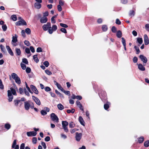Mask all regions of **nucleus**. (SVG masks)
Here are the masks:
<instances>
[{
    "label": "nucleus",
    "instance_id": "obj_1",
    "mask_svg": "<svg viewBox=\"0 0 149 149\" xmlns=\"http://www.w3.org/2000/svg\"><path fill=\"white\" fill-rule=\"evenodd\" d=\"M7 96L8 97V101L9 102H11L13 99V97L12 93L14 95H16L17 94L15 89L13 88H10V90L7 91Z\"/></svg>",
    "mask_w": 149,
    "mask_h": 149
},
{
    "label": "nucleus",
    "instance_id": "obj_2",
    "mask_svg": "<svg viewBox=\"0 0 149 149\" xmlns=\"http://www.w3.org/2000/svg\"><path fill=\"white\" fill-rule=\"evenodd\" d=\"M24 107L25 110H28L30 108L31 109H33L34 107V104L30 101H26L24 103Z\"/></svg>",
    "mask_w": 149,
    "mask_h": 149
},
{
    "label": "nucleus",
    "instance_id": "obj_3",
    "mask_svg": "<svg viewBox=\"0 0 149 149\" xmlns=\"http://www.w3.org/2000/svg\"><path fill=\"white\" fill-rule=\"evenodd\" d=\"M50 118L52 120L57 123L58 122L59 119L57 116L54 113H52L51 114Z\"/></svg>",
    "mask_w": 149,
    "mask_h": 149
},
{
    "label": "nucleus",
    "instance_id": "obj_4",
    "mask_svg": "<svg viewBox=\"0 0 149 149\" xmlns=\"http://www.w3.org/2000/svg\"><path fill=\"white\" fill-rule=\"evenodd\" d=\"M17 36L16 34H15L14 36L12 37V40L11 43L14 46H16L17 44L16 42L17 41Z\"/></svg>",
    "mask_w": 149,
    "mask_h": 149
},
{
    "label": "nucleus",
    "instance_id": "obj_5",
    "mask_svg": "<svg viewBox=\"0 0 149 149\" xmlns=\"http://www.w3.org/2000/svg\"><path fill=\"white\" fill-rule=\"evenodd\" d=\"M15 24L17 26L26 25H27L26 22L23 19H21V20L17 22Z\"/></svg>",
    "mask_w": 149,
    "mask_h": 149
},
{
    "label": "nucleus",
    "instance_id": "obj_6",
    "mask_svg": "<svg viewBox=\"0 0 149 149\" xmlns=\"http://www.w3.org/2000/svg\"><path fill=\"white\" fill-rule=\"evenodd\" d=\"M32 97L33 100L35 101L37 104L38 105H40V102L38 97L34 96H33Z\"/></svg>",
    "mask_w": 149,
    "mask_h": 149
},
{
    "label": "nucleus",
    "instance_id": "obj_7",
    "mask_svg": "<svg viewBox=\"0 0 149 149\" xmlns=\"http://www.w3.org/2000/svg\"><path fill=\"white\" fill-rule=\"evenodd\" d=\"M139 57L141 60L144 63H146L147 62V58L144 56L143 55H141L139 56Z\"/></svg>",
    "mask_w": 149,
    "mask_h": 149
},
{
    "label": "nucleus",
    "instance_id": "obj_8",
    "mask_svg": "<svg viewBox=\"0 0 149 149\" xmlns=\"http://www.w3.org/2000/svg\"><path fill=\"white\" fill-rule=\"evenodd\" d=\"M82 136V134L81 133H78V132H76V140L79 141H80L81 139V136Z\"/></svg>",
    "mask_w": 149,
    "mask_h": 149
},
{
    "label": "nucleus",
    "instance_id": "obj_9",
    "mask_svg": "<svg viewBox=\"0 0 149 149\" xmlns=\"http://www.w3.org/2000/svg\"><path fill=\"white\" fill-rule=\"evenodd\" d=\"M51 26V24L50 22L47 23V24H44L42 26V28L44 31H47Z\"/></svg>",
    "mask_w": 149,
    "mask_h": 149
},
{
    "label": "nucleus",
    "instance_id": "obj_10",
    "mask_svg": "<svg viewBox=\"0 0 149 149\" xmlns=\"http://www.w3.org/2000/svg\"><path fill=\"white\" fill-rule=\"evenodd\" d=\"M37 133L34 131L27 132L26 134L28 136H35L36 135Z\"/></svg>",
    "mask_w": 149,
    "mask_h": 149
},
{
    "label": "nucleus",
    "instance_id": "obj_11",
    "mask_svg": "<svg viewBox=\"0 0 149 149\" xmlns=\"http://www.w3.org/2000/svg\"><path fill=\"white\" fill-rule=\"evenodd\" d=\"M31 88L32 91L36 94H38V91L36 88L33 85H31L30 86Z\"/></svg>",
    "mask_w": 149,
    "mask_h": 149
},
{
    "label": "nucleus",
    "instance_id": "obj_12",
    "mask_svg": "<svg viewBox=\"0 0 149 149\" xmlns=\"http://www.w3.org/2000/svg\"><path fill=\"white\" fill-rule=\"evenodd\" d=\"M47 17H43L40 18V22L41 23H45L47 22Z\"/></svg>",
    "mask_w": 149,
    "mask_h": 149
},
{
    "label": "nucleus",
    "instance_id": "obj_13",
    "mask_svg": "<svg viewBox=\"0 0 149 149\" xmlns=\"http://www.w3.org/2000/svg\"><path fill=\"white\" fill-rule=\"evenodd\" d=\"M6 48L9 54L11 56H13L14 55L13 53L9 46L8 45L6 46Z\"/></svg>",
    "mask_w": 149,
    "mask_h": 149
},
{
    "label": "nucleus",
    "instance_id": "obj_14",
    "mask_svg": "<svg viewBox=\"0 0 149 149\" xmlns=\"http://www.w3.org/2000/svg\"><path fill=\"white\" fill-rule=\"evenodd\" d=\"M144 41L145 45H148L149 43V40L146 34L144 35Z\"/></svg>",
    "mask_w": 149,
    "mask_h": 149
},
{
    "label": "nucleus",
    "instance_id": "obj_15",
    "mask_svg": "<svg viewBox=\"0 0 149 149\" xmlns=\"http://www.w3.org/2000/svg\"><path fill=\"white\" fill-rule=\"evenodd\" d=\"M16 140H14L13 141V144L12 146V148H14L15 149H19V146L18 145H16Z\"/></svg>",
    "mask_w": 149,
    "mask_h": 149
},
{
    "label": "nucleus",
    "instance_id": "obj_16",
    "mask_svg": "<svg viewBox=\"0 0 149 149\" xmlns=\"http://www.w3.org/2000/svg\"><path fill=\"white\" fill-rule=\"evenodd\" d=\"M138 65V68L140 70L144 71L145 70V68L141 64H139Z\"/></svg>",
    "mask_w": 149,
    "mask_h": 149
},
{
    "label": "nucleus",
    "instance_id": "obj_17",
    "mask_svg": "<svg viewBox=\"0 0 149 149\" xmlns=\"http://www.w3.org/2000/svg\"><path fill=\"white\" fill-rule=\"evenodd\" d=\"M34 6L36 8L39 9L41 8V5L40 3H36L35 4Z\"/></svg>",
    "mask_w": 149,
    "mask_h": 149
},
{
    "label": "nucleus",
    "instance_id": "obj_18",
    "mask_svg": "<svg viewBox=\"0 0 149 149\" xmlns=\"http://www.w3.org/2000/svg\"><path fill=\"white\" fill-rule=\"evenodd\" d=\"M14 80H15V82L17 84H21L20 79L18 77L15 78Z\"/></svg>",
    "mask_w": 149,
    "mask_h": 149
},
{
    "label": "nucleus",
    "instance_id": "obj_19",
    "mask_svg": "<svg viewBox=\"0 0 149 149\" xmlns=\"http://www.w3.org/2000/svg\"><path fill=\"white\" fill-rule=\"evenodd\" d=\"M79 121L81 125L84 126V122L83 120V118L81 116H80L79 118Z\"/></svg>",
    "mask_w": 149,
    "mask_h": 149
},
{
    "label": "nucleus",
    "instance_id": "obj_20",
    "mask_svg": "<svg viewBox=\"0 0 149 149\" xmlns=\"http://www.w3.org/2000/svg\"><path fill=\"white\" fill-rule=\"evenodd\" d=\"M116 36L118 38H120L122 36V33L121 31L119 30L116 33Z\"/></svg>",
    "mask_w": 149,
    "mask_h": 149
},
{
    "label": "nucleus",
    "instance_id": "obj_21",
    "mask_svg": "<svg viewBox=\"0 0 149 149\" xmlns=\"http://www.w3.org/2000/svg\"><path fill=\"white\" fill-rule=\"evenodd\" d=\"M68 124V123L66 121H63L62 122V124L63 127H67Z\"/></svg>",
    "mask_w": 149,
    "mask_h": 149
},
{
    "label": "nucleus",
    "instance_id": "obj_22",
    "mask_svg": "<svg viewBox=\"0 0 149 149\" xmlns=\"http://www.w3.org/2000/svg\"><path fill=\"white\" fill-rule=\"evenodd\" d=\"M135 14V11L134 10H131L129 13V15L130 17H132L134 16Z\"/></svg>",
    "mask_w": 149,
    "mask_h": 149
},
{
    "label": "nucleus",
    "instance_id": "obj_23",
    "mask_svg": "<svg viewBox=\"0 0 149 149\" xmlns=\"http://www.w3.org/2000/svg\"><path fill=\"white\" fill-rule=\"evenodd\" d=\"M11 126L9 123H6L4 125L5 128L7 130H9L11 127Z\"/></svg>",
    "mask_w": 149,
    "mask_h": 149
},
{
    "label": "nucleus",
    "instance_id": "obj_24",
    "mask_svg": "<svg viewBox=\"0 0 149 149\" xmlns=\"http://www.w3.org/2000/svg\"><path fill=\"white\" fill-rule=\"evenodd\" d=\"M57 107L59 110H62L64 109V107L61 104H58L57 105Z\"/></svg>",
    "mask_w": 149,
    "mask_h": 149
},
{
    "label": "nucleus",
    "instance_id": "obj_25",
    "mask_svg": "<svg viewBox=\"0 0 149 149\" xmlns=\"http://www.w3.org/2000/svg\"><path fill=\"white\" fill-rule=\"evenodd\" d=\"M15 50L16 51V52L18 55H20L21 54V52L20 50L19 49L17 48H15Z\"/></svg>",
    "mask_w": 149,
    "mask_h": 149
},
{
    "label": "nucleus",
    "instance_id": "obj_26",
    "mask_svg": "<svg viewBox=\"0 0 149 149\" xmlns=\"http://www.w3.org/2000/svg\"><path fill=\"white\" fill-rule=\"evenodd\" d=\"M137 41L140 45H141L143 43V40L142 38H137Z\"/></svg>",
    "mask_w": 149,
    "mask_h": 149
},
{
    "label": "nucleus",
    "instance_id": "obj_27",
    "mask_svg": "<svg viewBox=\"0 0 149 149\" xmlns=\"http://www.w3.org/2000/svg\"><path fill=\"white\" fill-rule=\"evenodd\" d=\"M33 58L34 61L38 63L39 62V60L37 57V56L36 55H34L33 56Z\"/></svg>",
    "mask_w": 149,
    "mask_h": 149
},
{
    "label": "nucleus",
    "instance_id": "obj_28",
    "mask_svg": "<svg viewBox=\"0 0 149 149\" xmlns=\"http://www.w3.org/2000/svg\"><path fill=\"white\" fill-rule=\"evenodd\" d=\"M75 126V124L72 122H71L69 124V127L70 128H73Z\"/></svg>",
    "mask_w": 149,
    "mask_h": 149
},
{
    "label": "nucleus",
    "instance_id": "obj_29",
    "mask_svg": "<svg viewBox=\"0 0 149 149\" xmlns=\"http://www.w3.org/2000/svg\"><path fill=\"white\" fill-rule=\"evenodd\" d=\"M20 102V100H14V103L15 106H18L19 103Z\"/></svg>",
    "mask_w": 149,
    "mask_h": 149
},
{
    "label": "nucleus",
    "instance_id": "obj_30",
    "mask_svg": "<svg viewBox=\"0 0 149 149\" xmlns=\"http://www.w3.org/2000/svg\"><path fill=\"white\" fill-rule=\"evenodd\" d=\"M74 111L75 109H71V110L70 109L67 110V112L68 113H74Z\"/></svg>",
    "mask_w": 149,
    "mask_h": 149
},
{
    "label": "nucleus",
    "instance_id": "obj_31",
    "mask_svg": "<svg viewBox=\"0 0 149 149\" xmlns=\"http://www.w3.org/2000/svg\"><path fill=\"white\" fill-rule=\"evenodd\" d=\"M25 32L27 34H30L31 33V31L29 28H27L25 29Z\"/></svg>",
    "mask_w": 149,
    "mask_h": 149
},
{
    "label": "nucleus",
    "instance_id": "obj_32",
    "mask_svg": "<svg viewBox=\"0 0 149 149\" xmlns=\"http://www.w3.org/2000/svg\"><path fill=\"white\" fill-rule=\"evenodd\" d=\"M11 77L12 78L14 79L15 78H16L18 76L16 73H13L11 74Z\"/></svg>",
    "mask_w": 149,
    "mask_h": 149
},
{
    "label": "nucleus",
    "instance_id": "obj_33",
    "mask_svg": "<svg viewBox=\"0 0 149 149\" xmlns=\"http://www.w3.org/2000/svg\"><path fill=\"white\" fill-rule=\"evenodd\" d=\"M144 140V138L142 136L139 138L138 139V142L139 143H141L143 142Z\"/></svg>",
    "mask_w": 149,
    "mask_h": 149
},
{
    "label": "nucleus",
    "instance_id": "obj_34",
    "mask_svg": "<svg viewBox=\"0 0 149 149\" xmlns=\"http://www.w3.org/2000/svg\"><path fill=\"white\" fill-rule=\"evenodd\" d=\"M2 29L3 31H6L7 29V26L6 24H3L2 26Z\"/></svg>",
    "mask_w": 149,
    "mask_h": 149
},
{
    "label": "nucleus",
    "instance_id": "obj_35",
    "mask_svg": "<svg viewBox=\"0 0 149 149\" xmlns=\"http://www.w3.org/2000/svg\"><path fill=\"white\" fill-rule=\"evenodd\" d=\"M4 86L1 80L0 79V88L1 89H4Z\"/></svg>",
    "mask_w": 149,
    "mask_h": 149
},
{
    "label": "nucleus",
    "instance_id": "obj_36",
    "mask_svg": "<svg viewBox=\"0 0 149 149\" xmlns=\"http://www.w3.org/2000/svg\"><path fill=\"white\" fill-rule=\"evenodd\" d=\"M134 49H135L136 51V54H138L140 52V51L139 50V48L138 47H137L136 46H134Z\"/></svg>",
    "mask_w": 149,
    "mask_h": 149
},
{
    "label": "nucleus",
    "instance_id": "obj_37",
    "mask_svg": "<svg viewBox=\"0 0 149 149\" xmlns=\"http://www.w3.org/2000/svg\"><path fill=\"white\" fill-rule=\"evenodd\" d=\"M107 29V27L106 25H104L102 26V30L104 31H106Z\"/></svg>",
    "mask_w": 149,
    "mask_h": 149
},
{
    "label": "nucleus",
    "instance_id": "obj_38",
    "mask_svg": "<svg viewBox=\"0 0 149 149\" xmlns=\"http://www.w3.org/2000/svg\"><path fill=\"white\" fill-rule=\"evenodd\" d=\"M144 146L146 147H148L149 146V140H148L144 142Z\"/></svg>",
    "mask_w": 149,
    "mask_h": 149
},
{
    "label": "nucleus",
    "instance_id": "obj_39",
    "mask_svg": "<svg viewBox=\"0 0 149 149\" xmlns=\"http://www.w3.org/2000/svg\"><path fill=\"white\" fill-rule=\"evenodd\" d=\"M12 19L14 21H15L17 19V17L15 15H13L11 17Z\"/></svg>",
    "mask_w": 149,
    "mask_h": 149
},
{
    "label": "nucleus",
    "instance_id": "obj_40",
    "mask_svg": "<svg viewBox=\"0 0 149 149\" xmlns=\"http://www.w3.org/2000/svg\"><path fill=\"white\" fill-rule=\"evenodd\" d=\"M20 65L22 69L25 70L26 69V66L25 65L23 64L22 63H20Z\"/></svg>",
    "mask_w": 149,
    "mask_h": 149
},
{
    "label": "nucleus",
    "instance_id": "obj_41",
    "mask_svg": "<svg viewBox=\"0 0 149 149\" xmlns=\"http://www.w3.org/2000/svg\"><path fill=\"white\" fill-rule=\"evenodd\" d=\"M55 92L58 95L61 97L63 98V95L57 90H56L55 91Z\"/></svg>",
    "mask_w": 149,
    "mask_h": 149
},
{
    "label": "nucleus",
    "instance_id": "obj_42",
    "mask_svg": "<svg viewBox=\"0 0 149 149\" xmlns=\"http://www.w3.org/2000/svg\"><path fill=\"white\" fill-rule=\"evenodd\" d=\"M37 139L36 137H34L33 138L32 141L33 143L36 144L37 142Z\"/></svg>",
    "mask_w": 149,
    "mask_h": 149
},
{
    "label": "nucleus",
    "instance_id": "obj_43",
    "mask_svg": "<svg viewBox=\"0 0 149 149\" xmlns=\"http://www.w3.org/2000/svg\"><path fill=\"white\" fill-rule=\"evenodd\" d=\"M112 31L114 33H115L116 31V28L114 26H113L111 29Z\"/></svg>",
    "mask_w": 149,
    "mask_h": 149
},
{
    "label": "nucleus",
    "instance_id": "obj_44",
    "mask_svg": "<svg viewBox=\"0 0 149 149\" xmlns=\"http://www.w3.org/2000/svg\"><path fill=\"white\" fill-rule=\"evenodd\" d=\"M24 44L27 46H29L30 45V44L29 42L27 40H25L24 42Z\"/></svg>",
    "mask_w": 149,
    "mask_h": 149
},
{
    "label": "nucleus",
    "instance_id": "obj_45",
    "mask_svg": "<svg viewBox=\"0 0 149 149\" xmlns=\"http://www.w3.org/2000/svg\"><path fill=\"white\" fill-rule=\"evenodd\" d=\"M40 112L41 114L42 115H45L47 114V112L43 110H42Z\"/></svg>",
    "mask_w": 149,
    "mask_h": 149
},
{
    "label": "nucleus",
    "instance_id": "obj_46",
    "mask_svg": "<svg viewBox=\"0 0 149 149\" xmlns=\"http://www.w3.org/2000/svg\"><path fill=\"white\" fill-rule=\"evenodd\" d=\"M43 64L45 66V67H47L49 65V63L48 61H46L43 63Z\"/></svg>",
    "mask_w": 149,
    "mask_h": 149
},
{
    "label": "nucleus",
    "instance_id": "obj_47",
    "mask_svg": "<svg viewBox=\"0 0 149 149\" xmlns=\"http://www.w3.org/2000/svg\"><path fill=\"white\" fill-rule=\"evenodd\" d=\"M22 62L26 64H27L28 63V62L27 59L26 58H23L22 60Z\"/></svg>",
    "mask_w": 149,
    "mask_h": 149
},
{
    "label": "nucleus",
    "instance_id": "obj_48",
    "mask_svg": "<svg viewBox=\"0 0 149 149\" xmlns=\"http://www.w3.org/2000/svg\"><path fill=\"white\" fill-rule=\"evenodd\" d=\"M55 84L56 85L58 89H59L61 86V85L56 81H54Z\"/></svg>",
    "mask_w": 149,
    "mask_h": 149
},
{
    "label": "nucleus",
    "instance_id": "obj_49",
    "mask_svg": "<svg viewBox=\"0 0 149 149\" xmlns=\"http://www.w3.org/2000/svg\"><path fill=\"white\" fill-rule=\"evenodd\" d=\"M78 129H77V128H74L73 129L71 130H70V132L72 134L75 132L76 131H78Z\"/></svg>",
    "mask_w": 149,
    "mask_h": 149
},
{
    "label": "nucleus",
    "instance_id": "obj_50",
    "mask_svg": "<svg viewBox=\"0 0 149 149\" xmlns=\"http://www.w3.org/2000/svg\"><path fill=\"white\" fill-rule=\"evenodd\" d=\"M53 30L50 26L48 29V32L50 34H52L53 33Z\"/></svg>",
    "mask_w": 149,
    "mask_h": 149
},
{
    "label": "nucleus",
    "instance_id": "obj_51",
    "mask_svg": "<svg viewBox=\"0 0 149 149\" xmlns=\"http://www.w3.org/2000/svg\"><path fill=\"white\" fill-rule=\"evenodd\" d=\"M24 93L25 94V95H27L28 96H29L30 94H29V93L27 91H26V88H25L24 89Z\"/></svg>",
    "mask_w": 149,
    "mask_h": 149
},
{
    "label": "nucleus",
    "instance_id": "obj_52",
    "mask_svg": "<svg viewBox=\"0 0 149 149\" xmlns=\"http://www.w3.org/2000/svg\"><path fill=\"white\" fill-rule=\"evenodd\" d=\"M60 25L61 26L64 28H67L68 27V26L67 25L61 23H60Z\"/></svg>",
    "mask_w": 149,
    "mask_h": 149
},
{
    "label": "nucleus",
    "instance_id": "obj_53",
    "mask_svg": "<svg viewBox=\"0 0 149 149\" xmlns=\"http://www.w3.org/2000/svg\"><path fill=\"white\" fill-rule=\"evenodd\" d=\"M122 42L123 45H126L125 40L123 38H121Z\"/></svg>",
    "mask_w": 149,
    "mask_h": 149
},
{
    "label": "nucleus",
    "instance_id": "obj_54",
    "mask_svg": "<svg viewBox=\"0 0 149 149\" xmlns=\"http://www.w3.org/2000/svg\"><path fill=\"white\" fill-rule=\"evenodd\" d=\"M109 107V105L107 104H105L104 105V108L105 110H107Z\"/></svg>",
    "mask_w": 149,
    "mask_h": 149
},
{
    "label": "nucleus",
    "instance_id": "obj_55",
    "mask_svg": "<svg viewBox=\"0 0 149 149\" xmlns=\"http://www.w3.org/2000/svg\"><path fill=\"white\" fill-rule=\"evenodd\" d=\"M57 26L56 25H54L52 26V29L53 31H55L57 29Z\"/></svg>",
    "mask_w": 149,
    "mask_h": 149
},
{
    "label": "nucleus",
    "instance_id": "obj_56",
    "mask_svg": "<svg viewBox=\"0 0 149 149\" xmlns=\"http://www.w3.org/2000/svg\"><path fill=\"white\" fill-rule=\"evenodd\" d=\"M26 72L28 73H29L31 71V69L30 68L27 67L26 68Z\"/></svg>",
    "mask_w": 149,
    "mask_h": 149
},
{
    "label": "nucleus",
    "instance_id": "obj_57",
    "mask_svg": "<svg viewBox=\"0 0 149 149\" xmlns=\"http://www.w3.org/2000/svg\"><path fill=\"white\" fill-rule=\"evenodd\" d=\"M116 24L120 25L121 24V22L118 19H117L116 20Z\"/></svg>",
    "mask_w": 149,
    "mask_h": 149
},
{
    "label": "nucleus",
    "instance_id": "obj_58",
    "mask_svg": "<svg viewBox=\"0 0 149 149\" xmlns=\"http://www.w3.org/2000/svg\"><path fill=\"white\" fill-rule=\"evenodd\" d=\"M57 9L59 11H61L62 10V7L60 5H58L57 6Z\"/></svg>",
    "mask_w": 149,
    "mask_h": 149
},
{
    "label": "nucleus",
    "instance_id": "obj_59",
    "mask_svg": "<svg viewBox=\"0 0 149 149\" xmlns=\"http://www.w3.org/2000/svg\"><path fill=\"white\" fill-rule=\"evenodd\" d=\"M45 90L46 91L48 92L50 91L51 89L49 87L47 86L45 88Z\"/></svg>",
    "mask_w": 149,
    "mask_h": 149
},
{
    "label": "nucleus",
    "instance_id": "obj_60",
    "mask_svg": "<svg viewBox=\"0 0 149 149\" xmlns=\"http://www.w3.org/2000/svg\"><path fill=\"white\" fill-rule=\"evenodd\" d=\"M61 32L64 33H66L67 31L66 29L64 28H62L61 29Z\"/></svg>",
    "mask_w": 149,
    "mask_h": 149
},
{
    "label": "nucleus",
    "instance_id": "obj_61",
    "mask_svg": "<svg viewBox=\"0 0 149 149\" xmlns=\"http://www.w3.org/2000/svg\"><path fill=\"white\" fill-rule=\"evenodd\" d=\"M138 58L137 57L135 56L133 58V62L134 63H136L137 62Z\"/></svg>",
    "mask_w": 149,
    "mask_h": 149
},
{
    "label": "nucleus",
    "instance_id": "obj_62",
    "mask_svg": "<svg viewBox=\"0 0 149 149\" xmlns=\"http://www.w3.org/2000/svg\"><path fill=\"white\" fill-rule=\"evenodd\" d=\"M36 51L37 52H42V49L41 47H38L36 50Z\"/></svg>",
    "mask_w": 149,
    "mask_h": 149
},
{
    "label": "nucleus",
    "instance_id": "obj_63",
    "mask_svg": "<svg viewBox=\"0 0 149 149\" xmlns=\"http://www.w3.org/2000/svg\"><path fill=\"white\" fill-rule=\"evenodd\" d=\"M45 72L47 74L49 75H50L52 74V72L48 70H45Z\"/></svg>",
    "mask_w": 149,
    "mask_h": 149
},
{
    "label": "nucleus",
    "instance_id": "obj_64",
    "mask_svg": "<svg viewBox=\"0 0 149 149\" xmlns=\"http://www.w3.org/2000/svg\"><path fill=\"white\" fill-rule=\"evenodd\" d=\"M145 28L146 30L149 32V24H146L145 25Z\"/></svg>",
    "mask_w": 149,
    "mask_h": 149
}]
</instances>
